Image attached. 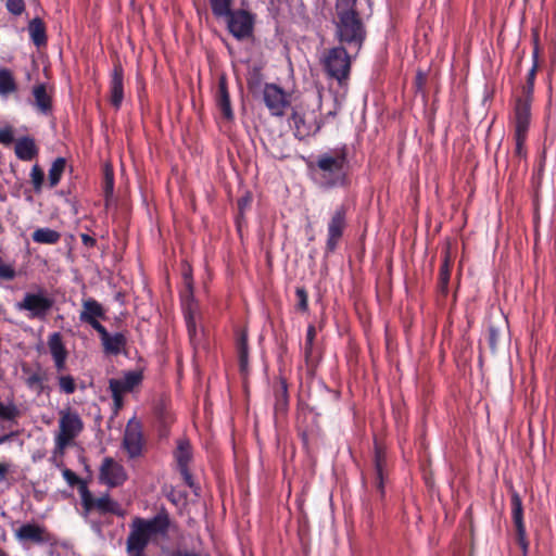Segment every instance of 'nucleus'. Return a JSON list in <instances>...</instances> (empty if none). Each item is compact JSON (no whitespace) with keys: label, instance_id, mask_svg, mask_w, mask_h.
I'll return each mask as SVG.
<instances>
[{"label":"nucleus","instance_id":"f257e3e1","mask_svg":"<svg viewBox=\"0 0 556 556\" xmlns=\"http://www.w3.org/2000/svg\"><path fill=\"white\" fill-rule=\"evenodd\" d=\"M169 519L159 514L151 519L136 517L130 523V532L126 541L128 556H144V548L157 535H166Z\"/></svg>","mask_w":556,"mask_h":556},{"label":"nucleus","instance_id":"f03ea898","mask_svg":"<svg viewBox=\"0 0 556 556\" xmlns=\"http://www.w3.org/2000/svg\"><path fill=\"white\" fill-rule=\"evenodd\" d=\"M356 0H337V36L341 42L361 47L364 26L355 11Z\"/></svg>","mask_w":556,"mask_h":556},{"label":"nucleus","instance_id":"7ed1b4c3","mask_svg":"<svg viewBox=\"0 0 556 556\" xmlns=\"http://www.w3.org/2000/svg\"><path fill=\"white\" fill-rule=\"evenodd\" d=\"M346 159L343 152H329L321 154L317 162L318 180L325 188L342 186L345 182Z\"/></svg>","mask_w":556,"mask_h":556},{"label":"nucleus","instance_id":"20e7f679","mask_svg":"<svg viewBox=\"0 0 556 556\" xmlns=\"http://www.w3.org/2000/svg\"><path fill=\"white\" fill-rule=\"evenodd\" d=\"M84 429L79 414L72 408L59 410V431L55 434V450L63 453Z\"/></svg>","mask_w":556,"mask_h":556},{"label":"nucleus","instance_id":"39448f33","mask_svg":"<svg viewBox=\"0 0 556 556\" xmlns=\"http://www.w3.org/2000/svg\"><path fill=\"white\" fill-rule=\"evenodd\" d=\"M53 304V299L45 290H39L38 292H26L15 307L18 311L27 312V317L30 319L45 320Z\"/></svg>","mask_w":556,"mask_h":556},{"label":"nucleus","instance_id":"423d86ee","mask_svg":"<svg viewBox=\"0 0 556 556\" xmlns=\"http://www.w3.org/2000/svg\"><path fill=\"white\" fill-rule=\"evenodd\" d=\"M327 74L340 83L348 78L351 67V60L342 47H336L327 50L321 58Z\"/></svg>","mask_w":556,"mask_h":556},{"label":"nucleus","instance_id":"0eeeda50","mask_svg":"<svg viewBox=\"0 0 556 556\" xmlns=\"http://www.w3.org/2000/svg\"><path fill=\"white\" fill-rule=\"evenodd\" d=\"M263 100L274 116H282L290 105V94L275 84L265 85Z\"/></svg>","mask_w":556,"mask_h":556},{"label":"nucleus","instance_id":"6e6552de","mask_svg":"<svg viewBox=\"0 0 556 556\" xmlns=\"http://www.w3.org/2000/svg\"><path fill=\"white\" fill-rule=\"evenodd\" d=\"M228 30L237 39H244L251 36L253 31V16L244 11L237 10L226 17Z\"/></svg>","mask_w":556,"mask_h":556},{"label":"nucleus","instance_id":"1a4fd4ad","mask_svg":"<svg viewBox=\"0 0 556 556\" xmlns=\"http://www.w3.org/2000/svg\"><path fill=\"white\" fill-rule=\"evenodd\" d=\"M80 497L83 507L87 514L90 513L91 510H98L101 514H121L118 503L111 500L109 495H103L96 498L92 496L89 490L86 486H84L80 489Z\"/></svg>","mask_w":556,"mask_h":556},{"label":"nucleus","instance_id":"9d476101","mask_svg":"<svg viewBox=\"0 0 556 556\" xmlns=\"http://www.w3.org/2000/svg\"><path fill=\"white\" fill-rule=\"evenodd\" d=\"M531 116H528L526 104L520 105L514 114L515 125V155L519 159L526 156L525 140L530 125Z\"/></svg>","mask_w":556,"mask_h":556},{"label":"nucleus","instance_id":"9b49d317","mask_svg":"<svg viewBox=\"0 0 556 556\" xmlns=\"http://www.w3.org/2000/svg\"><path fill=\"white\" fill-rule=\"evenodd\" d=\"M346 207L344 205H340L331 214L327 226L328 237L326 247L328 251L332 252L337 248V244L343 235L346 227Z\"/></svg>","mask_w":556,"mask_h":556},{"label":"nucleus","instance_id":"f8f14e48","mask_svg":"<svg viewBox=\"0 0 556 556\" xmlns=\"http://www.w3.org/2000/svg\"><path fill=\"white\" fill-rule=\"evenodd\" d=\"M294 134L298 138L304 139L316 134L320 124L314 111L294 112L291 117Z\"/></svg>","mask_w":556,"mask_h":556},{"label":"nucleus","instance_id":"ddd939ff","mask_svg":"<svg viewBox=\"0 0 556 556\" xmlns=\"http://www.w3.org/2000/svg\"><path fill=\"white\" fill-rule=\"evenodd\" d=\"M127 479L124 467L111 457L104 458L100 467V480L104 484L114 488L122 485Z\"/></svg>","mask_w":556,"mask_h":556},{"label":"nucleus","instance_id":"4468645a","mask_svg":"<svg viewBox=\"0 0 556 556\" xmlns=\"http://www.w3.org/2000/svg\"><path fill=\"white\" fill-rule=\"evenodd\" d=\"M123 445L131 458L141 454L143 445L141 425L136 419H130L128 421L125 429Z\"/></svg>","mask_w":556,"mask_h":556},{"label":"nucleus","instance_id":"2eb2a0df","mask_svg":"<svg viewBox=\"0 0 556 556\" xmlns=\"http://www.w3.org/2000/svg\"><path fill=\"white\" fill-rule=\"evenodd\" d=\"M511 511L516 526L517 541L526 553L528 548V541L526 539V528L522 519V502L517 492L511 493Z\"/></svg>","mask_w":556,"mask_h":556},{"label":"nucleus","instance_id":"dca6fc26","mask_svg":"<svg viewBox=\"0 0 556 556\" xmlns=\"http://www.w3.org/2000/svg\"><path fill=\"white\" fill-rule=\"evenodd\" d=\"M96 331L101 338L103 349L106 353L118 354L126 343V339L123 333L110 334L102 325L96 326Z\"/></svg>","mask_w":556,"mask_h":556},{"label":"nucleus","instance_id":"f3484780","mask_svg":"<svg viewBox=\"0 0 556 556\" xmlns=\"http://www.w3.org/2000/svg\"><path fill=\"white\" fill-rule=\"evenodd\" d=\"M48 346L52 358L54 361L55 368L59 371L65 369L67 351L63 344L62 336L59 332H53L49 336Z\"/></svg>","mask_w":556,"mask_h":556},{"label":"nucleus","instance_id":"a211bd4d","mask_svg":"<svg viewBox=\"0 0 556 556\" xmlns=\"http://www.w3.org/2000/svg\"><path fill=\"white\" fill-rule=\"evenodd\" d=\"M15 536L23 543H42L46 541V530L36 523H25L15 531Z\"/></svg>","mask_w":556,"mask_h":556},{"label":"nucleus","instance_id":"6ab92c4d","mask_svg":"<svg viewBox=\"0 0 556 556\" xmlns=\"http://www.w3.org/2000/svg\"><path fill=\"white\" fill-rule=\"evenodd\" d=\"M175 457L185 482L189 486H192L191 475L188 470V464L191 459V447L189 442L182 440L178 442Z\"/></svg>","mask_w":556,"mask_h":556},{"label":"nucleus","instance_id":"aec40b11","mask_svg":"<svg viewBox=\"0 0 556 556\" xmlns=\"http://www.w3.org/2000/svg\"><path fill=\"white\" fill-rule=\"evenodd\" d=\"M104 311L102 306L92 299H88L83 303V311L80 313V320L88 323L94 330L97 325H101L97 318L103 317Z\"/></svg>","mask_w":556,"mask_h":556},{"label":"nucleus","instance_id":"412c9836","mask_svg":"<svg viewBox=\"0 0 556 556\" xmlns=\"http://www.w3.org/2000/svg\"><path fill=\"white\" fill-rule=\"evenodd\" d=\"M123 98V70L121 66H115L111 79V103L115 108H119Z\"/></svg>","mask_w":556,"mask_h":556},{"label":"nucleus","instance_id":"4be33fe9","mask_svg":"<svg viewBox=\"0 0 556 556\" xmlns=\"http://www.w3.org/2000/svg\"><path fill=\"white\" fill-rule=\"evenodd\" d=\"M15 154L22 161H30L38 154L35 140L30 137H23L15 142Z\"/></svg>","mask_w":556,"mask_h":556},{"label":"nucleus","instance_id":"5701e85b","mask_svg":"<svg viewBox=\"0 0 556 556\" xmlns=\"http://www.w3.org/2000/svg\"><path fill=\"white\" fill-rule=\"evenodd\" d=\"M536 74V64H533L531 70L528 73L527 85L523 87V94L521 98L517 99L515 111L522 104L527 106L528 116H531V102H532V93L534 87V79Z\"/></svg>","mask_w":556,"mask_h":556},{"label":"nucleus","instance_id":"b1692460","mask_svg":"<svg viewBox=\"0 0 556 556\" xmlns=\"http://www.w3.org/2000/svg\"><path fill=\"white\" fill-rule=\"evenodd\" d=\"M33 96L35 99V105L43 114H48L51 111V96L48 93L47 88L43 84H39L34 87Z\"/></svg>","mask_w":556,"mask_h":556},{"label":"nucleus","instance_id":"393cba45","mask_svg":"<svg viewBox=\"0 0 556 556\" xmlns=\"http://www.w3.org/2000/svg\"><path fill=\"white\" fill-rule=\"evenodd\" d=\"M28 33L35 46L41 47L47 43L46 26L40 18L36 17L29 22Z\"/></svg>","mask_w":556,"mask_h":556},{"label":"nucleus","instance_id":"a878e982","mask_svg":"<svg viewBox=\"0 0 556 556\" xmlns=\"http://www.w3.org/2000/svg\"><path fill=\"white\" fill-rule=\"evenodd\" d=\"M198 314L192 305H189L186 312V324L190 337V341L193 345L199 344L201 341L202 329L198 330Z\"/></svg>","mask_w":556,"mask_h":556},{"label":"nucleus","instance_id":"bb28decb","mask_svg":"<svg viewBox=\"0 0 556 556\" xmlns=\"http://www.w3.org/2000/svg\"><path fill=\"white\" fill-rule=\"evenodd\" d=\"M217 105L227 119H231L233 114L230 105L229 94L227 91L226 83L224 79H220L218 86V94H217Z\"/></svg>","mask_w":556,"mask_h":556},{"label":"nucleus","instance_id":"cd10ccee","mask_svg":"<svg viewBox=\"0 0 556 556\" xmlns=\"http://www.w3.org/2000/svg\"><path fill=\"white\" fill-rule=\"evenodd\" d=\"M16 90V83L12 72L8 68H0V96H8Z\"/></svg>","mask_w":556,"mask_h":556},{"label":"nucleus","instance_id":"c85d7f7f","mask_svg":"<svg viewBox=\"0 0 556 556\" xmlns=\"http://www.w3.org/2000/svg\"><path fill=\"white\" fill-rule=\"evenodd\" d=\"M60 237L58 231L50 228H39L33 233V240L43 244H54L60 240Z\"/></svg>","mask_w":556,"mask_h":556},{"label":"nucleus","instance_id":"c756f323","mask_svg":"<svg viewBox=\"0 0 556 556\" xmlns=\"http://www.w3.org/2000/svg\"><path fill=\"white\" fill-rule=\"evenodd\" d=\"M66 161L63 157H58L51 165L48 174L49 186L55 187L64 173Z\"/></svg>","mask_w":556,"mask_h":556},{"label":"nucleus","instance_id":"7c9ffc66","mask_svg":"<svg viewBox=\"0 0 556 556\" xmlns=\"http://www.w3.org/2000/svg\"><path fill=\"white\" fill-rule=\"evenodd\" d=\"M109 388L112 393V397L114 400V404L116 407H121L123 403V395L130 390L126 387V384L121 379H111L109 382Z\"/></svg>","mask_w":556,"mask_h":556},{"label":"nucleus","instance_id":"2f4dec72","mask_svg":"<svg viewBox=\"0 0 556 556\" xmlns=\"http://www.w3.org/2000/svg\"><path fill=\"white\" fill-rule=\"evenodd\" d=\"M211 9L216 17L226 18L230 13L231 0H210Z\"/></svg>","mask_w":556,"mask_h":556},{"label":"nucleus","instance_id":"473e14b6","mask_svg":"<svg viewBox=\"0 0 556 556\" xmlns=\"http://www.w3.org/2000/svg\"><path fill=\"white\" fill-rule=\"evenodd\" d=\"M25 382L28 388L35 390L38 394H40L45 389V376L39 371L28 372Z\"/></svg>","mask_w":556,"mask_h":556},{"label":"nucleus","instance_id":"72a5a7b5","mask_svg":"<svg viewBox=\"0 0 556 556\" xmlns=\"http://www.w3.org/2000/svg\"><path fill=\"white\" fill-rule=\"evenodd\" d=\"M17 276L14 264L0 257V280L11 281Z\"/></svg>","mask_w":556,"mask_h":556},{"label":"nucleus","instance_id":"f704fd0d","mask_svg":"<svg viewBox=\"0 0 556 556\" xmlns=\"http://www.w3.org/2000/svg\"><path fill=\"white\" fill-rule=\"evenodd\" d=\"M30 180L34 187V190L39 193L43 186L45 175L39 165L35 164L30 172Z\"/></svg>","mask_w":556,"mask_h":556},{"label":"nucleus","instance_id":"c9c22d12","mask_svg":"<svg viewBox=\"0 0 556 556\" xmlns=\"http://www.w3.org/2000/svg\"><path fill=\"white\" fill-rule=\"evenodd\" d=\"M60 390L66 394H72L76 390L75 379L70 375H63L58 378Z\"/></svg>","mask_w":556,"mask_h":556},{"label":"nucleus","instance_id":"e433bc0d","mask_svg":"<svg viewBox=\"0 0 556 556\" xmlns=\"http://www.w3.org/2000/svg\"><path fill=\"white\" fill-rule=\"evenodd\" d=\"M18 409L13 403L4 404L0 401V418L13 420L18 416Z\"/></svg>","mask_w":556,"mask_h":556},{"label":"nucleus","instance_id":"4c0bfd02","mask_svg":"<svg viewBox=\"0 0 556 556\" xmlns=\"http://www.w3.org/2000/svg\"><path fill=\"white\" fill-rule=\"evenodd\" d=\"M238 353L241 367L244 368L248 362V343L245 333H241L238 339Z\"/></svg>","mask_w":556,"mask_h":556},{"label":"nucleus","instance_id":"58836bf2","mask_svg":"<svg viewBox=\"0 0 556 556\" xmlns=\"http://www.w3.org/2000/svg\"><path fill=\"white\" fill-rule=\"evenodd\" d=\"M122 380L126 384V387L131 391L136 386H138L141 382L142 376L140 372L137 371H129L125 374Z\"/></svg>","mask_w":556,"mask_h":556},{"label":"nucleus","instance_id":"ea45409f","mask_svg":"<svg viewBox=\"0 0 556 556\" xmlns=\"http://www.w3.org/2000/svg\"><path fill=\"white\" fill-rule=\"evenodd\" d=\"M7 10L13 15H21L25 11L24 0H7Z\"/></svg>","mask_w":556,"mask_h":556},{"label":"nucleus","instance_id":"a19ab883","mask_svg":"<svg viewBox=\"0 0 556 556\" xmlns=\"http://www.w3.org/2000/svg\"><path fill=\"white\" fill-rule=\"evenodd\" d=\"M14 141V129L7 125L0 129V143L10 146Z\"/></svg>","mask_w":556,"mask_h":556},{"label":"nucleus","instance_id":"79ce46f5","mask_svg":"<svg viewBox=\"0 0 556 556\" xmlns=\"http://www.w3.org/2000/svg\"><path fill=\"white\" fill-rule=\"evenodd\" d=\"M450 275H451V264H450L448 257L446 256L441 266V269H440V281L444 288L447 286Z\"/></svg>","mask_w":556,"mask_h":556},{"label":"nucleus","instance_id":"37998d69","mask_svg":"<svg viewBox=\"0 0 556 556\" xmlns=\"http://www.w3.org/2000/svg\"><path fill=\"white\" fill-rule=\"evenodd\" d=\"M316 337V329L314 326H308L307 328V333H306V342H305V356L308 358L311 353H312V349H313V342H314V339Z\"/></svg>","mask_w":556,"mask_h":556},{"label":"nucleus","instance_id":"c03bdc74","mask_svg":"<svg viewBox=\"0 0 556 556\" xmlns=\"http://www.w3.org/2000/svg\"><path fill=\"white\" fill-rule=\"evenodd\" d=\"M296 298H298V308L305 312L307 311V307H308V299H307V293L306 291L303 289V288H298L296 289Z\"/></svg>","mask_w":556,"mask_h":556},{"label":"nucleus","instance_id":"a18cd8bd","mask_svg":"<svg viewBox=\"0 0 556 556\" xmlns=\"http://www.w3.org/2000/svg\"><path fill=\"white\" fill-rule=\"evenodd\" d=\"M63 477L70 485H74L78 482V477L70 469L63 470Z\"/></svg>","mask_w":556,"mask_h":556},{"label":"nucleus","instance_id":"49530a36","mask_svg":"<svg viewBox=\"0 0 556 556\" xmlns=\"http://www.w3.org/2000/svg\"><path fill=\"white\" fill-rule=\"evenodd\" d=\"M376 475H377V486L382 491V468L379 456L377 457L376 462Z\"/></svg>","mask_w":556,"mask_h":556},{"label":"nucleus","instance_id":"de8ad7c7","mask_svg":"<svg viewBox=\"0 0 556 556\" xmlns=\"http://www.w3.org/2000/svg\"><path fill=\"white\" fill-rule=\"evenodd\" d=\"M105 189L108 193L113 191V175L109 170L105 173Z\"/></svg>","mask_w":556,"mask_h":556},{"label":"nucleus","instance_id":"09e8293b","mask_svg":"<svg viewBox=\"0 0 556 556\" xmlns=\"http://www.w3.org/2000/svg\"><path fill=\"white\" fill-rule=\"evenodd\" d=\"M80 238L83 243L87 247H93L96 244V240L87 233H83Z\"/></svg>","mask_w":556,"mask_h":556},{"label":"nucleus","instance_id":"8fccbe9b","mask_svg":"<svg viewBox=\"0 0 556 556\" xmlns=\"http://www.w3.org/2000/svg\"><path fill=\"white\" fill-rule=\"evenodd\" d=\"M184 278H185V283L186 286L188 287V289L191 291V275H190V269L187 268L185 271H184Z\"/></svg>","mask_w":556,"mask_h":556},{"label":"nucleus","instance_id":"3c124183","mask_svg":"<svg viewBox=\"0 0 556 556\" xmlns=\"http://www.w3.org/2000/svg\"><path fill=\"white\" fill-rule=\"evenodd\" d=\"M8 468L5 465L0 463V480H3L7 476Z\"/></svg>","mask_w":556,"mask_h":556},{"label":"nucleus","instance_id":"603ef678","mask_svg":"<svg viewBox=\"0 0 556 556\" xmlns=\"http://www.w3.org/2000/svg\"><path fill=\"white\" fill-rule=\"evenodd\" d=\"M174 556H199L195 553L187 552V551H179L174 554Z\"/></svg>","mask_w":556,"mask_h":556},{"label":"nucleus","instance_id":"864d4df0","mask_svg":"<svg viewBox=\"0 0 556 556\" xmlns=\"http://www.w3.org/2000/svg\"><path fill=\"white\" fill-rule=\"evenodd\" d=\"M13 435H14V433L0 435V445L8 442Z\"/></svg>","mask_w":556,"mask_h":556},{"label":"nucleus","instance_id":"5fc2aeb1","mask_svg":"<svg viewBox=\"0 0 556 556\" xmlns=\"http://www.w3.org/2000/svg\"><path fill=\"white\" fill-rule=\"evenodd\" d=\"M248 203H249V199L243 198V199H241V200L239 201V206H240L241 208H243Z\"/></svg>","mask_w":556,"mask_h":556},{"label":"nucleus","instance_id":"6e6d98bb","mask_svg":"<svg viewBox=\"0 0 556 556\" xmlns=\"http://www.w3.org/2000/svg\"><path fill=\"white\" fill-rule=\"evenodd\" d=\"M0 556H8L3 551L0 549Z\"/></svg>","mask_w":556,"mask_h":556}]
</instances>
